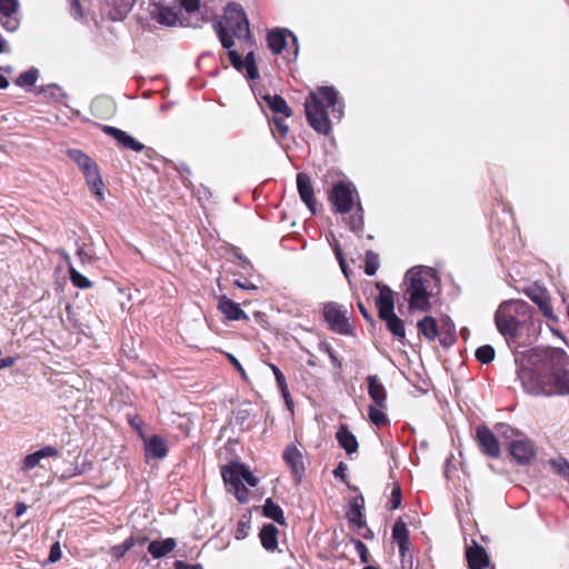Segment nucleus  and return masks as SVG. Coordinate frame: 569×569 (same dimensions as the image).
<instances>
[{
	"mask_svg": "<svg viewBox=\"0 0 569 569\" xmlns=\"http://www.w3.org/2000/svg\"><path fill=\"white\" fill-rule=\"evenodd\" d=\"M466 558L469 569H485L490 563L486 549L476 542L467 548Z\"/></svg>",
	"mask_w": 569,
	"mask_h": 569,
	"instance_id": "19",
	"label": "nucleus"
},
{
	"mask_svg": "<svg viewBox=\"0 0 569 569\" xmlns=\"http://www.w3.org/2000/svg\"><path fill=\"white\" fill-rule=\"evenodd\" d=\"M246 74L249 79L254 80L259 77V72L256 66L254 52L250 51L243 58Z\"/></svg>",
	"mask_w": 569,
	"mask_h": 569,
	"instance_id": "41",
	"label": "nucleus"
},
{
	"mask_svg": "<svg viewBox=\"0 0 569 569\" xmlns=\"http://www.w3.org/2000/svg\"><path fill=\"white\" fill-rule=\"evenodd\" d=\"M400 505H401V489H400V486L398 483H396L391 491L389 509L396 510L400 507Z\"/></svg>",
	"mask_w": 569,
	"mask_h": 569,
	"instance_id": "50",
	"label": "nucleus"
},
{
	"mask_svg": "<svg viewBox=\"0 0 569 569\" xmlns=\"http://www.w3.org/2000/svg\"><path fill=\"white\" fill-rule=\"evenodd\" d=\"M325 350L326 352L328 353L332 365L337 368V369H341L342 367V363L340 361V359L338 358V356L336 355V352L329 347V346H326L325 347Z\"/></svg>",
	"mask_w": 569,
	"mask_h": 569,
	"instance_id": "60",
	"label": "nucleus"
},
{
	"mask_svg": "<svg viewBox=\"0 0 569 569\" xmlns=\"http://www.w3.org/2000/svg\"><path fill=\"white\" fill-rule=\"evenodd\" d=\"M91 467H92L91 463L88 462L87 460H84L81 465L77 463L73 468L66 470L62 473V477L66 479H70L76 476H80V475L84 473L86 471L90 470Z\"/></svg>",
	"mask_w": 569,
	"mask_h": 569,
	"instance_id": "45",
	"label": "nucleus"
},
{
	"mask_svg": "<svg viewBox=\"0 0 569 569\" xmlns=\"http://www.w3.org/2000/svg\"><path fill=\"white\" fill-rule=\"evenodd\" d=\"M150 8V14L158 23L167 27L177 26L178 16L171 8L156 2H151Z\"/></svg>",
	"mask_w": 569,
	"mask_h": 569,
	"instance_id": "21",
	"label": "nucleus"
},
{
	"mask_svg": "<svg viewBox=\"0 0 569 569\" xmlns=\"http://www.w3.org/2000/svg\"><path fill=\"white\" fill-rule=\"evenodd\" d=\"M510 455L518 465H526L536 456V450L531 440L521 433V437L510 441Z\"/></svg>",
	"mask_w": 569,
	"mask_h": 569,
	"instance_id": "13",
	"label": "nucleus"
},
{
	"mask_svg": "<svg viewBox=\"0 0 569 569\" xmlns=\"http://www.w3.org/2000/svg\"><path fill=\"white\" fill-rule=\"evenodd\" d=\"M263 516L278 522L279 525H284V516L282 508L276 503L271 498L266 499L264 505L262 507Z\"/></svg>",
	"mask_w": 569,
	"mask_h": 569,
	"instance_id": "33",
	"label": "nucleus"
},
{
	"mask_svg": "<svg viewBox=\"0 0 569 569\" xmlns=\"http://www.w3.org/2000/svg\"><path fill=\"white\" fill-rule=\"evenodd\" d=\"M102 130L108 136L112 137L120 146L126 149L133 150L136 152H141L146 149V146L141 142L137 141L134 138L129 136L126 131L112 127V126H103Z\"/></svg>",
	"mask_w": 569,
	"mask_h": 569,
	"instance_id": "17",
	"label": "nucleus"
},
{
	"mask_svg": "<svg viewBox=\"0 0 569 569\" xmlns=\"http://www.w3.org/2000/svg\"><path fill=\"white\" fill-rule=\"evenodd\" d=\"M363 505L365 500L362 496L355 498L351 501L349 511L347 513L349 522L353 523L358 528H362L366 525L362 513Z\"/></svg>",
	"mask_w": 569,
	"mask_h": 569,
	"instance_id": "28",
	"label": "nucleus"
},
{
	"mask_svg": "<svg viewBox=\"0 0 569 569\" xmlns=\"http://www.w3.org/2000/svg\"><path fill=\"white\" fill-rule=\"evenodd\" d=\"M283 460L290 468L297 482H300L305 472L303 457L295 445H289L283 451Z\"/></svg>",
	"mask_w": 569,
	"mask_h": 569,
	"instance_id": "16",
	"label": "nucleus"
},
{
	"mask_svg": "<svg viewBox=\"0 0 569 569\" xmlns=\"http://www.w3.org/2000/svg\"><path fill=\"white\" fill-rule=\"evenodd\" d=\"M86 181H87V184L89 186L91 192L98 198V200H100V201L103 200L104 199V193H103L104 183L102 181V178H101L99 171H97L92 176L88 177L86 179Z\"/></svg>",
	"mask_w": 569,
	"mask_h": 569,
	"instance_id": "36",
	"label": "nucleus"
},
{
	"mask_svg": "<svg viewBox=\"0 0 569 569\" xmlns=\"http://www.w3.org/2000/svg\"><path fill=\"white\" fill-rule=\"evenodd\" d=\"M19 0H0V24L8 32L20 27Z\"/></svg>",
	"mask_w": 569,
	"mask_h": 569,
	"instance_id": "11",
	"label": "nucleus"
},
{
	"mask_svg": "<svg viewBox=\"0 0 569 569\" xmlns=\"http://www.w3.org/2000/svg\"><path fill=\"white\" fill-rule=\"evenodd\" d=\"M227 50L232 67L238 71L244 70V62L241 56L232 47Z\"/></svg>",
	"mask_w": 569,
	"mask_h": 569,
	"instance_id": "47",
	"label": "nucleus"
},
{
	"mask_svg": "<svg viewBox=\"0 0 569 569\" xmlns=\"http://www.w3.org/2000/svg\"><path fill=\"white\" fill-rule=\"evenodd\" d=\"M385 408H379L376 405H370L368 407V417L371 423L376 425L377 427L383 426L388 423V417L383 412Z\"/></svg>",
	"mask_w": 569,
	"mask_h": 569,
	"instance_id": "37",
	"label": "nucleus"
},
{
	"mask_svg": "<svg viewBox=\"0 0 569 569\" xmlns=\"http://www.w3.org/2000/svg\"><path fill=\"white\" fill-rule=\"evenodd\" d=\"M218 308L228 320L236 321L249 319L247 313L240 308L239 303L226 297L220 298Z\"/></svg>",
	"mask_w": 569,
	"mask_h": 569,
	"instance_id": "23",
	"label": "nucleus"
},
{
	"mask_svg": "<svg viewBox=\"0 0 569 569\" xmlns=\"http://www.w3.org/2000/svg\"><path fill=\"white\" fill-rule=\"evenodd\" d=\"M297 188L302 202L307 206L312 214L316 213L317 202L315 199L311 179L307 173L299 172L297 174Z\"/></svg>",
	"mask_w": 569,
	"mask_h": 569,
	"instance_id": "15",
	"label": "nucleus"
},
{
	"mask_svg": "<svg viewBox=\"0 0 569 569\" xmlns=\"http://www.w3.org/2000/svg\"><path fill=\"white\" fill-rule=\"evenodd\" d=\"M496 430L499 436L510 441L521 437V432L518 429L512 428L507 423H499L496 426Z\"/></svg>",
	"mask_w": 569,
	"mask_h": 569,
	"instance_id": "43",
	"label": "nucleus"
},
{
	"mask_svg": "<svg viewBox=\"0 0 569 569\" xmlns=\"http://www.w3.org/2000/svg\"><path fill=\"white\" fill-rule=\"evenodd\" d=\"M136 538L131 536L127 538L122 543L113 546L111 548L112 556L117 559H120L136 545Z\"/></svg>",
	"mask_w": 569,
	"mask_h": 569,
	"instance_id": "42",
	"label": "nucleus"
},
{
	"mask_svg": "<svg viewBox=\"0 0 569 569\" xmlns=\"http://www.w3.org/2000/svg\"><path fill=\"white\" fill-rule=\"evenodd\" d=\"M227 357H228V360L230 361V363L236 368V370L241 375V377L247 380L248 377H247V373L243 369V367L241 366V363L239 362V360L232 355V353H227Z\"/></svg>",
	"mask_w": 569,
	"mask_h": 569,
	"instance_id": "57",
	"label": "nucleus"
},
{
	"mask_svg": "<svg viewBox=\"0 0 569 569\" xmlns=\"http://www.w3.org/2000/svg\"><path fill=\"white\" fill-rule=\"evenodd\" d=\"M379 295L376 300L379 318L386 322L391 335L403 343L406 339L405 322L395 313V292L382 283L377 284Z\"/></svg>",
	"mask_w": 569,
	"mask_h": 569,
	"instance_id": "7",
	"label": "nucleus"
},
{
	"mask_svg": "<svg viewBox=\"0 0 569 569\" xmlns=\"http://www.w3.org/2000/svg\"><path fill=\"white\" fill-rule=\"evenodd\" d=\"M353 543H355L356 551L360 558V561L362 563H368L369 562V550H368L367 546L359 539L353 540Z\"/></svg>",
	"mask_w": 569,
	"mask_h": 569,
	"instance_id": "49",
	"label": "nucleus"
},
{
	"mask_svg": "<svg viewBox=\"0 0 569 569\" xmlns=\"http://www.w3.org/2000/svg\"><path fill=\"white\" fill-rule=\"evenodd\" d=\"M66 261L68 262V270L70 276L71 283L79 289H89L93 286V283L81 274L70 262V257L68 253H63Z\"/></svg>",
	"mask_w": 569,
	"mask_h": 569,
	"instance_id": "32",
	"label": "nucleus"
},
{
	"mask_svg": "<svg viewBox=\"0 0 569 569\" xmlns=\"http://www.w3.org/2000/svg\"><path fill=\"white\" fill-rule=\"evenodd\" d=\"M180 3L189 13L197 11L200 7V0H180Z\"/></svg>",
	"mask_w": 569,
	"mask_h": 569,
	"instance_id": "56",
	"label": "nucleus"
},
{
	"mask_svg": "<svg viewBox=\"0 0 569 569\" xmlns=\"http://www.w3.org/2000/svg\"><path fill=\"white\" fill-rule=\"evenodd\" d=\"M39 77V71L36 68H31L26 72H22L16 80L19 87H32Z\"/></svg>",
	"mask_w": 569,
	"mask_h": 569,
	"instance_id": "38",
	"label": "nucleus"
},
{
	"mask_svg": "<svg viewBox=\"0 0 569 569\" xmlns=\"http://www.w3.org/2000/svg\"><path fill=\"white\" fill-rule=\"evenodd\" d=\"M476 359L481 363H490L496 356L495 349L490 345H485L476 350Z\"/></svg>",
	"mask_w": 569,
	"mask_h": 569,
	"instance_id": "39",
	"label": "nucleus"
},
{
	"mask_svg": "<svg viewBox=\"0 0 569 569\" xmlns=\"http://www.w3.org/2000/svg\"><path fill=\"white\" fill-rule=\"evenodd\" d=\"M173 567H174V569H203L200 563L191 565V563H187L182 560L174 561Z\"/></svg>",
	"mask_w": 569,
	"mask_h": 569,
	"instance_id": "61",
	"label": "nucleus"
},
{
	"mask_svg": "<svg viewBox=\"0 0 569 569\" xmlns=\"http://www.w3.org/2000/svg\"><path fill=\"white\" fill-rule=\"evenodd\" d=\"M392 539L398 545L402 568L406 569L409 565V569H412V558L407 557L410 549L409 530L401 519L397 520L392 527Z\"/></svg>",
	"mask_w": 569,
	"mask_h": 569,
	"instance_id": "12",
	"label": "nucleus"
},
{
	"mask_svg": "<svg viewBox=\"0 0 569 569\" xmlns=\"http://www.w3.org/2000/svg\"><path fill=\"white\" fill-rule=\"evenodd\" d=\"M39 92L43 93L46 98L63 104H66L64 100L68 98V94L62 90V88L54 83L42 87Z\"/></svg>",
	"mask_w": 569,
	"mask_h": 569,
	"instance_id": "35",
	"label": "nucleus"
},
{
	"mask_svg": "<svg viewBox=\"0 0 569 569\" xmlns=\"http://www.w3.org/2000/svg\"><path fill=\"white\" fill-rule=\"evenodd\" d=\"M379 256L373 251H367L365 260V273L368 276L376 274L377 270L379 269Z\"/></svg>",
	"mask_w": 569,
	"mask_h": 569,
	"instance_id": "40",
	"label": "nucleus"
},
{
	"mask_svg": "<svg viewBox=\"0 0 569 569\" xmlns=\"http://www.w3.org/2000/svg\"><path fill=\"white\" fill-rule=\"evenodd\" d=\"M61 557H62V552H61L60 543L54 542L50 548L48 561L53 563V562H57L58 560H60Z\"/></svg>",
	"mask_w": 569,
	"mask_h": 569,
	"instance_id": "53",
	"label": "nucleus"
},
{
	"mask_svg": "<svg viewBox=\"0 0 569 569\" xmlns=\"http://www.w3.org/2000/svg\"><path fill=\"white\" fill-rule=\"evenodd\" d=\"M273 123H274L280 137L283 138L288 134L289 127L286 124V122L282 118L274 116Z\"/></svg>",
	"mask_w": 569,
	"mask_h": 569,
	"instance_id": "55",
	"label": "nucleus"
},
{
	"mask_svg": "<svg viewBox=\"0 0 569 569\" xmlns=\"http://www.w3.org/2000/svg\"><path fill=\"white\" fill-rule=\"evenodd\" d=\"M356 189L349 183L339 182L332 188L329 196L333 209L339 213H348L351 211L355 201Z\"/></svg>",
	"mask_w": 569,
	"mask_h": 569,
	"instance_id": "9",
	"label": "nucleus"
},
{
	"mask_svg": "<svg viewBox=\"0 0 569 569\" xmlns=\"http://www.w3.org/2000/svg\"><path fill=\"white\" fill-rule=\"evenodd\" d=\"M358 308H359V310H360L361 315L363 316V318H365L368 322H370L371 325H373V323H375V319H373V317L371 316V313L368 311V309L363 306V303H362V302H358Z\"/></svg>",
	"mask_w": 569,
	"mask_h": 569,
	"instance_id": "63",
	"label": "nucleus"
},
{
	"mask_svg": "<svg viewBox=\"0 0 569 569\" xmlns=\"http://www.w3.org/2000/svg\"><path fill=\"white\" fill-rule=\"evenodd\" d=\"M527 296L540 308L546 317H551L552 308L549 302L547 292L539 287L529 288L526 291Z\"/></svg>",
	"mask_w": 569,
	"mask_h": 569,
	"instance_id": "26",
	"label": "nucleus"
},
{
	"mask_svg": "<svg viewBox=\"0 0 569 569\" xmlns=\"http://www.w3.org/2000/svg\"><path fill=\"white\" fill-rule=\"evenodd\" d=\"M348 224L350 227V230L356 233H360L362 231L363 216H362V208L360 206H359L357 212L349 218Z\"/></svg>",
	"mask_w": 569,
	"mask_h": 569,
	"instance_id": "44",
	"label": "nucleus"
},
{
	"mask_svg": "<svg viewBox=\"0 0 569 569\" xmlns=\"http://www.w3.org/2000/svg\"><path fill=\"white\" fill-rule=\"evenodd\" d=\"M146 450L148 455L162 459L167 456L168 447L162 438L152 436L146 445Z\"/></svg>",
	"mask_w": 569,
	"mask_h": 569,
	"instance_id": "34",
	"label": "nucleus"
},
{
	"mask_svg": "<svg viewBox=\"0 0 569 569\" xmlns=\"http://www.w3.org/2000/svg\"><path fill=\"white\" fill-rule=\"evenodd\" d=\"M284 401H286V405L288 407L289 410H292V407H293V401L291 399V396L289 393V390H288V386H287V382L284 385H280L278 386Z\"/></svg>",
	"mask_w": 569,
	"mask_h": 569,
	"instance_id": "58",
	"label": "nucleus"
},
{
	"mask_svg": "<svg viewBox=\"0 0 569 569\" xmlns=\"http://www.w3.org/2000/svg\"><path fill=\"white\" fill-rule=\"evenodd\" d=\"M263 100L274 113L282 114L284 118L291 117V109L282 97L278 94H266L263 96Z\"/></svg>",
	"mask_w": 569,
	"mask_h": 569,
	"instance_id": "30",
	"label": "nucleus"
},
{
	"mask_svg": "<svg viewBox=\"0 0 569 569\" xmlns=\"http://www.w3.org/2000/svg\"><path fill=\"white\" fill-rule=\"evenodd\" d=\"M262 547L268 551H273L278 546V529L274 525H264L260 531Z\"/></svg>",
	"mask_w": 569,
	"mask_h": 569,
	"instance_id": "29",
	"label": "nucleus"
},
{
	"mask_svg": "<svg viewBox=\"0 0 569 569\" xmlns=\"http://www.w3.org/2000/svg\"><path fill=\"white\" fill-rule=\"evenodd\" d=\"M551 465L559 475L565 477L569 476V462L567 459L559 457L553 459Z\"/></svg>",
	"mask_w": 569,
	"mask_h": 569,
	"instance_id": "46",
	"label": "nucleus"
},
{
	"mask_svg": "<svg viewBox=\"0 0 569 569\" xmlns=\"http://www.w3.org/2000/svg\"><path fill=\"white\" fill-rule=\"evenodd\" d=\"M328 109L335 119H342L345 103L335 87H318L309 93L305 102L306 118L309 126L318 133L328 134L331 131Z\"/></svg>",
	"mask_w": 569,
	"mask_h": 569,
	"instance_id": "2",
	"label": "nucleus"
},
{
	"mask_svg": "<svg viewBox=\"0 0 569 569\" xmlns=\"http://www.w3.org/2000/svg\"><path fill=\"white\" fill-rule=\"evenodd\" d=\"M517 377L525 392L531 396L569 395L568 355L557 348L529 349L515 356Z\"/></svg>",
	"mask_w": 569,
	"mask_h": 569,
	"instance_id": "1",
	"label": "nucleus"
},
{
	"mask_svg": "<svg viewBox=\"0 0 569 569\" xmlns=\"http://www.w3.org/2000/svg\"><path fill=\"white\" fill-rule=\"evenodd\" d=\"M337 441L348 455L355 453L358 450V441L355 435L348 429L347 426H340L336 433Z\"/></svg>",
	"mask_w": 569,
	"mask_h": 569,
	"instance_id": "24",
	"label": "nucleus"
},
{
	"mask_svg": "<svg viewBox=\"0 0 569 569\" xmlns=\"http://www.w3.org/2000/svg\"><path fill=\"white\" fill-rule=\"evenodd\" d=\"M532 307L522 300L503 301L495 313L497 330L508 343L516 342L531 321Z\"/></svg>",
	"mask_w": 569,
	"mask_h": 569,
	"instance_id": "3",
	"label": "nucleus"
},
{
	"mask_svg": "<svg viewBox=\"0 0 569 569\" xmlns=\"http://www.w3.org/2000/svg\"><path fill=\"white\" fill-rule=\"evenodd\" d=\"M249 531H250V522H249V520L241 519L238 522V526H237V529H236V532H234V538L237 540H242V539H244L249 535Z\"/></svg>",
	"mask_w": 569,
	"mask_h": 569,
	"instance_id": "48",
	"label": "nucleus"
},
{
	"mask_svg": "<svg viewBox=\"0 0 569 569\" xmlns=\"http://www.w3.org/2000/svg\"><path fill=\"white\" fill-rule=\"evenodd\" d=\"M59 451L52 446H46L41 449L26 456L22 461L21 470L23 472L30 471L40 465V461L44 458L57 457Z\"/></svg>",
	"mask_w": 569,
	"mask_h": 569,
	"instance_id": "22",
	"label": "nucleus"
},
{
	"mask_svg": "<svg viewBox=\"0 0 569 569\" xmlns=\"http://www.w3.org/2000/svg\"><path fill=\"white\" fill-rule=\"evenodd\" d=\"M417 328L427 340L432 341L438 337V326L433 317L426 316L418 321Z\"/></svg>",
	"mask_w": 569,
	"mask_h": 569,
	"instance_id": "31",
	"label": "nucleus"
},
{
	"mask_svg": "<svg viewBox=\"0 0 569 569\" xmlns=\"http://www.w3.org/2000/svg\"><path fill=\"white\" fill-rule=\"evenodd\" d=\"M347 313V309L337 302H327L323 306L325 320L332 331L340 335H347L351 329Z\"/></svg>",
	"mask_w": 569,
	"mask_h": 569,
	"instance_id": "8",
	"label": "nucleus"
},
{
	"mask_svg": "<svg viewBox=\"0 0 569 569\" xmlns=\"http://www.w3.org/2000/svg\"><path fill=\"white\" fill-rule=\"evenodd\" d=\"M268 366L270 367V369L272 370V372L274 375L277 385L278 386L284 385L287 381H286L284 375L281 372V370L273 363H269Z\"/></svg>",
	"mask_w": 569,
	"mask_h": 569,
	"instance_id": "59",
	"label": "nucleus"
},
{
	"mask_svg": "<svg viewBox=\"0 0 569 569\" xmlns=\"http://www.w3.org/2000/svg\"><path fill=\"white\" fill-rule=\"evenodd\" d=\"M346 471H347L346 465L343 462H340L339 466L333 470V475L336 478H340L345 481L346 477H347Z\"/></svg>",
	"mask_w": 569,
	"mask_h": 569,
	"instance_id": "62",
	"label": "nucleus"
},
{
	"mask_svg": "<svg viewBox=\"0 0 569 569\" xmlns=\"http://www.w3.org/2000/svg\"><path fill=\"white\" fill-rule=\"evenodd\" d=\"M333 251H335V254H336V258L340 264V268L342 270V272L347 276V263H346V260L343 258V253H342V250L340 248V244L338 242L335 243L333 246Z\"/></svg>",
	"mask_w": 569,
	"mask_h": 569,
	"instance_id": "54",
	"label": "nucleus"
},
{
	"mask_svg": "<svg viewBox=\"0 0 569 569\" xmlns=\"http://www.w3.org/2000/svg\"><path fill=\"white\" fill-rule=\"evenodd\" d=\"M70 14L76 19L80 20L83 18L82 7L79 0H69Z\"/></svg>",
	"mask_w": 569,
	"mask_h": 569,
	"instance_id": "52",
	"label": "nucleus"
},
{
	"mask_svg": "<svg viewBox=\"0 0 569 569\" xmlns=\"http://www.w3.org/2000/svg\"><path fill=\"white\" fill-rule=\"evenodd\" d=\"M476 435L482 453L493 459L500 457L501 451L499 441L496 435L487 426L477 427Z\"/></svg>",
	"mask_w": 569,
	"mask_h": 569,
	"instance_id": "14",
	"label": "nucleus"
},
{
	"mask_svg": "<svg viewBox=\"0 0 569 569\" xmlns=\"http://www.w3.org/2000/svg\"><path fill=\"white\" fill-rule=\"evenodd\" d=\"M288 37L291 39L293 59H296L299 52L298 38L296 37L295 33L287 29L271 30L267 36L268 47L272 51V53L279 54L288 46Z\"/></svg>",
	"mask_w": 569,
	"mask_h": 569,
	"instance_id": "10",
	"label": "nucleus"
},
{
	"mask_svg": "<svg viewBox=\"0 0 569 569\" xmlns=\"http://www.w3.org/2000/svg\"><path fill=\"white\" fill-rule=\"evenodd\" d=\"M221 476L228 490L233 491L237 500L242 503L248 500L249 493L243 482L250 487H256L259 482L249 468L239 461H232L223 466Z\"/></svg>",
	"mask_w": 569,
	"mask_h": 569,
	"instance_id": "6",
	"label": "nucleus"
},
{
	"mask_svg": "<svg viewBox=\"0 0 569 569\" xmlns=\"http://www.w3.org/2000/svg\"><path fill=\"white\" fill-rule=\"evenodd\" d=\"M67 154L82 171L84 179L99 171L97 163L83 151L69 149Z\"/></svg>",
	"mask_w": 569,
	"mask_h": 569,
	"instance_id": "18",
	"label": "nucleus"
},
{
	"mask_svg": "<svg viewBox=\"0 0 569 569\" xmlns=\"http://www.w3.org/2000/svg\"><path fill=\"white\" fill-rule=\"evenodd\" d=\"M134 0H113L108 17L112 21H123L132 10Z\"/></svg>",
	"mask_w": 569,
	"mask_h": 569,
	"instance_id": "25",
	"label": "nucleus"
},
{
	"mask_svg": "<svg viewBox=\"0 0 569 569\" xmlns=\"http://www.w3.org/2000/svg\"><path fill=\"white\" fill-rule=\"evenodd\" d=\"M368 382V395L372 400V405H376L379 408L387 407V391L382 382L376 375H371L367 377Z\"/></svg>",
	"mask_w": 569,
	"mask_h": 569,
	"instance_id": "20",
	"label": "nucleus"
},
{
	"mask_svg": "<svg viewBox=\"0 0 569 569\" xmlns=\"http://www.w3.org/2000/svg\"><path fill=\"white\" fill-rule=\"evenodd\" d=\"M76 256L82 266L89 264L93 261L92 254L86 251L82 246H78Z\"/></svg>",
	"mask_w": 569,
	"mask_h": 569,
	"instance_id": "51",
	"label": "nucleus"
},
{
	"mask_svg": "<svg viewBox=\"0 0 569 569\" xmlns=\"http://www.w3.org/2000/svg\"><path fill=\"white\" fill-rule=\"evenodd\" d=\"M177 546L173 538H167L163 540L151 541L148 546V551L154 559L162 558L170 553Z\"/></svg>",
	"mask_w": 569,
	"mask_h": 569,
	"instance_id": "27",
	"label": "nucleus"
},
{
	"mask_svg": "<svg viewBox=\"0 0 569 569\" xmlns=\"http://www.w3.org/2000/svg\"><path fill=\"white\" fill-rule=\"evenodd\" d=\"M436 280L431 268L417 266L409 269L403 279L410 311H428L431 308V284Z\"/></svg>",
	"mask_w": 569,
	"mask_h": 569,
	"instance_id": "5",
	"label": "nucleus"
},
{
	"mask_svg": "<svg viewBox=\"0 0 569 569\" xmlns=\"http://www.w3.org/2000/svg\"><path fill=\"white\" fill-rule=\"evenodd\" d=\"M17 360H18L17 357H7V358L0 359V370L13 366Z\"/></svg>",
	"mask_w": 569,
	"mask_h": 569,
	"instance_id": "64",
	"label": "nucleus"
},
{
	"mask_svg": "<svg viewBox=\"0 0 569 569\" xmlns=\"http://www.w3.org/2000/svg\"><path fill=\"white\" fill-rule=\"evenodd\" d=\"M212 26L221 46L226 49L233 47V38L252 43L248 18L238 3H228L223 18L213 21Z\"/></svg>",
	"mask_w": 569,
	"mask_h": 569,
	"instance_id": "4",
	"label": "nucleus"
}]
</instances>
